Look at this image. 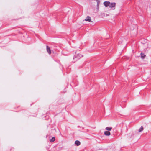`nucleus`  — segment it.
<instances>
[{"instance_id": "f257e3e1", "label": "nucleus", "mask_w": 151, "mask_h": 151, "mask_svg": "<svg viewBox=\"0 0 151 151\" xmlns=\"http://www.w3.org/2000/svg\"><path fill=\"white\" fill-rule=\"evenodd\" d=\"M83 56L80 54H77V56H75L73 58V59H76V60H77L78 59L80 58L81 57H82Z\"/></svg>"}, {"instance_id": "f03ea898", "label": "nucleus", "mask_w": 151, "mask_h": 151, "mask_svg": "<svg viewBox=\"0 0 151 151\" xmlns=\"http://www.w3.org/2000/svg\"><path fill=\"white\" fill-rule=\"evenodd\" d=\"M116 3L114 2L113 3H110V4L109 5V7L112 8V9H115Z\"/></svg>"}, {"instance_id": "7ed1b4c3", "label": "nucleus", "mask_w": 151, "mask_h": 151, "mask_svg": "<svg viewBox=\"0 0 151 151\" xmlns=\"http://www.w3.org/2000/svg\"><path fill=\"white\" fill-rule=\"evenodd\" d=\"M104 4L105 7H107L109 6L110 4V2L109 1H104Z\"/></svg>"}, {"instance_id": "20e7f679", "label": "nucleus", "mask_w": 151, "mask_h": 151, "mask_svg": "<svg viewBox=\"0 0 151 151\" xmlns=\"http://www.w3.org/2000/svg\"><path fill=\"white\" fill-rule=\"evenodd\" d=\"M46 48H47V52H48V53L49 54H51V50H50V47L48 46H47Z\"/></svg>"}, {"instance_id": "39448f33", "label": "nucleus", "mask_w": 151, "mask_h": 151, "mask_svg": "<svg viewBox=\"0 0 151 151\" xmlns=\"http://www.w3.org/2000/svg\"><path fill=\"white\" fill-rule=\"evenodd\" d=\"M85 20L86 21H88V22H91V17L88 16L85 19Z\"/></svg>"}, {"instance_id": "423d86ee", "label": "nucleus", "mask_w": 151, "mask_h": 151, "mask_svg": "<svg viewBox=\"0 0 151 151\" xmlns=\"http://www.w3.org/2000/svg\"><path fill=\"white\" fill-rule=\"evenodd\" d=\"M104 133L105 135L106 136H109L111 134L110 132L109 131H105Z\"/></svg>"}, {"instance_id": "0eeeda50", "label": "nucleus", "mask_w": 151, "mask_h": 151, "mask_svg": "<svg viewBox=\"0 0 151 151\" xmlns=\"http://www.w3.org/2000/svg\"><path fill=\"white\" fill-rule=\"evenodd\" d=\"M75 144L77 146H78L80 145L81 143L78 140H76L75 142Z\"/></svg>"}, {"instance_id": "6e6552de", "label": "nucleus", "mask_w": 151, "mask_h": 151, "mask_svg": "<svg viewBox=\"0 0 151 151\" xmlns=\"http://www.w3.org/2000/svg\"><path fill=\"white\" fill-rule=\"evenodd\" d=\"M112 129V128L111 127H106L105 128V129L107 131H111Z\"/></svg>"}, {"instance_id": "1a4fd4ad", "label": "nucleus", "mask_w": 151, "mask_h": 151, "mask_svg": "<svg viewBox=\"0 0 151 151\" xmlns=\"http://www.w3.org/2000/svg\"><path fill=\"white\" fill-rule=\"evenodd\" d=\"M55 140V138L54 137H53L50 140V142H53Z\"/></svg>"}, {"instance_id": "9d476101", "label": "nucleus", "mask_w": 151, "mask_h": 151, "mask_svg": "<svg viewBox=\"0 0 151 151\" xmlns=\"http://www.w3.org/2000/svg\"><path fill=\"white\" fill-rule=\"evenodd\" d=\"M143 129V127L142 126H141V127L139 128V129L138 130V131L139 132H140L141 131H142Z\"/></svg>"}, {"instance_id": "9b49d317", "label": "nucleus", "mask_w": 151, "mask_h": 151, "mask_svg": "<svg viewBox=\"0 0 151 151\" xmlns=\"http://www.w3.org/2000/svg\"><path fill=\"white\" fill-rule=\"evenodd\" d=\"M141 57L143 59L145 57V55L144 54H142V53H141Z\"/></svg>"}, {"instance_id": "f8f14e48", "label": "nucleus", "mask_w": 151, "mask_h": 151, "mask_svg": "<svg viewBox=\"0 0 151 151\" xmlns=\"http://www.w3.org/2000/svg\"><path fill=\"white\" fill-rule=\"evenodd\" d=\"M96 2H97V6H98L99 5V4L100 3V1L99 0H96Z\"/></svg>"}]
</instances>
